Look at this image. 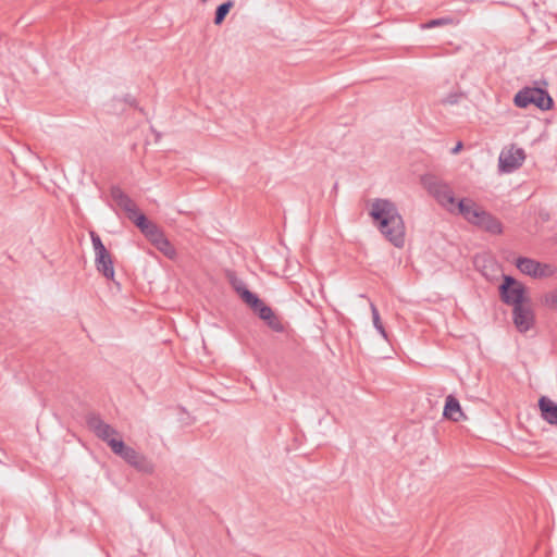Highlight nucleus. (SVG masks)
<instances>
[{
	"label": "nucleus",
	"mask_w": 557,
	"mask_h": 557,
	"mask_svg": "<svg viewBox=\"0 0 557 557\" xmlns=\"http://www.w3.org/2000/svg\"><path fill=\"white\" fill-rule=\"evenodd\" d=\"M462 96V92H450L442 100V103L451 106L457 104Z\"/></svg>",
	"instance_id": "nucleus-25"
},
{
	"label": "nucleus",
	"mask_w": 557,
	"mask_h": 557,
	"mask_svg": "<svg viewBox=\"0 0 557 557\" xmlns=\"http://www.w3.org/2000/svg\"><path fill=\"white\" fill-rule=\"evenodd\" d=\"M202 2H206L207 0H201Z\"/></svg>",
	"instance_id": "nucleus-29"
},
{
	"label": "nucleus",
	"mask_w": 557,
	"mask_h": 557,
	"mask_svg": "<svg viewBox=\"0 0 557 557\" xmlns=\"http://www.w3.org/2000/svg\"><path fill=\"white\" fill-rule=\"evenodd\" d=\"M128 219L132 220L141 232L146 231V228H148V226L151 224L146 215L140 213L138 210L133 218Z\"/></svg>",
	"instance_id": "nucleus-22"
},
{
	"label": "nucleus",
	"mask_w": 557,
	"mask_h": 557,
	"mask_svg": "<svg viewBox=\"0 0 557 557\" xmlns=\"http://www.w3.org/2000/svg\"><path fill=\"white\" fill-rule=\"evenodd\" d=\"M539 407L542 418L549 424L557 425V404L546 396L539 400Z\"/></svg>",
	"instance_id": "nucleus-12"
},
{
	"label": "nucleus",
	"mask_w": 557,
	"mask_h": 557,
	"mask_svg": "<svg viewBox=\"0 0 557 557\" xmlns=\"http://www.w3.org/2000/svg\"><path fill=\"white\" fill-rule=\"evenodd\" d=\"M234 2L228 0L222 4H220L215 10L214 15V24L220 25L225 20L226 15L228 14L230 10L233 8Z\"/></svg>",
	"instance_id": "nucleus-19"
},
{
	"label": "nucleus",
	"mask_w": 557,
	"mask_h": 557,
	"mask_svg": "<svg viewBox=\"0 0 557 557\" xmlns=\"http://www.w3.org/2000/svg\"><path fill=\"white\" fill-rule=\"evenodd\" d=\"M153 245L168 258H176V250L174 246L169 242V239L164 235L161 238L157 239Z\"/></svg>",
	"instance_id": "nucleus-17"
},
{
	"label": "nucleus",
	"mask_w": 557,
	"mask_h": 557,
	"mask_svg": "<svg viewBox=\"0 0 557 557\" xmlns=\"http://www.w3.org/2000/svg\"><path fill=\"white\" fill-rule=\"evenodd\" d=\"M450 22L449 18H435V20H431L429 21L428 23H425L423 25L424 28H433V27H436V26H442V25H446Z\"/></svg>",
	"instance_id": "nucleus-26"
},
{
	"label": "nucleus",
	"mask_w": 557,
	"mask_h": 557,
	"mask_svg": "<svg viewBox=\"0 0 557 557\" xmlns=\"http://www.w3.org/2000/svg\"><path fill=\"white\" fill-rule=\"evenodd\" d=\"M535 94L536 97L532 104L541 110H549L553 107V99L545 89L540 88Z\"/></svg>",
	"instance_id": "nucleus-16"
},
{
	"label": "nucleus",
	"mask_w": 557,
	"mask_h": 557,
	"mask_svg": "<svg viewBox=\"0 0 557 557\" xmlns=\"http://www.w3.org/2000/svg\"><path fill=\"white\" fill-rule=\"evenodd\" d=\"M265 322L272 330L276 332L283 331V325L280 322V320L275 317V314H273V318L271 320H265Z\"/></svg>",
	"instance_id": "nucleus-27"
},
{
	"label": "nucleus",
	"mask_w": 557,
	"mask_h": 557,
	"mask_svg": "<svg viewBox=\"0 0 557 557\" xmlns=\"http://www.w3.org/2000/svg\"><path fill=\"white\" fill-rule=\"evenodd\" d=\"M498 289L502 301L508 306L527 302L525 286L510 275H504Z\"/></svg>",
	"instance_id": "nucleus-5"
},
{
	"label": "nucleus",
	"mask_w": 557,
	"mask_h": 557,
	"mask_svg": "<svg viewBox=\"0 0 557 557\" xmlns=\"http://www.w3.org/2000/svg\"><path fill=\"white\" fill-rule=\"evenodd\" d=\"M111 197L114 202L126 212L128 218H133L138 210L136 203L120 187L111 188Z\"/></svg>",
	"instance_id": "nucleus-10"
},
{
	"label": "nucleus",
	"mask_w": 557,
	"mask_h": 557,
	"mask_svg": "<svg viewBox=\"0 0 557 557\" xmlns=\"http://www.w3.org/2000/svg\"><path fill=\"white\" fill-rule=\"evenodd\" d=\"M86 423L89 430L92 431L98 438L106 442L110 448L113 442H123L115 437L120 435L117 430L104 422L100 416L95 413L89 414Z\"/></svg>",
	"instance_id": "nucleus-7"
},
{
	"label": "nucleus",
	"mask_w": 557,
	"mask_h": 557,
	"mask_svg": "<svg viewBox=\"0 0 557 557\" xmlns=\"http://www.w3.org/2000/svg\"><path fill=\"white\" fill-rule=\"evenodd\" d=\"M525 159V153L522 148L511 145L504 148L498 158V168L503 173H511L519 169Z\"/></svg>",
	"instance_id": "nucleus-8"
},
{
	"label": "nucleus",
	"mask_w": 557,
	"mask_h": 557,
	"mask_svg": "<svg viewBox=\"0 0 557 557\" xmlns=\"http://www.w3.org/2000/svg\"><path fill=\"white\" fill-rule=\"evenodd\" d=\"M443 416L455 422L465 418L461 406L455 396L448 395L446 397Z\"/></svg>",
	"instance_id": "nucleus-13"
},
{
	"label": "nucleus",
	"mask_w": 557,
	"mask_h": 557,
	"mask_svg": "<svg viewBox=\"0 0 557 557\" xmlns=\"http://www.w3.org/2000/svg\"><path fill=\"white\" fill-rule=\"evenodd\" d=\"M111 450L140 472L150 474L154 470V465L151 460L134 448L125 445L124 442H113L111 444Z\"/></svg>",
	"instance_id": "nucleus-4"
},
{
	"label": "nucleus",
	"mask_w": 557,
	"mask_h": 557,
	"mask_svg": "<svg viewBox=\"0 0 557 557\" xmlns=\"http://www.w3.org/2000/svg\"><path fill=\"white\" fill-rule=\"evenodd\" d=\"M90 238L95 250V255L108 251L104 245L102 244L100 236L97 233L90 232Z\"/></svg>",
	"instance_id": "nucleus-24"
},
{
	"label": "nucleus",
	"mask_w": 557,
	"mask_h": 557,
	"mask_svg": "<svg viewBox=\"0 0 557 557\" xmlns=\"http://www.w3.org/2000/svg\"><path fill=\"white\" fill-rule=\"evenodd\" d=\"M540 88L537 87H524L520 91H518L513 98V103L518 108H528L531 106L536 97V94Z\"/></svg>",
	"instance_id": "nucleus-15"
},
{
	"label": "nucleus",
	"mask_w": 557,
	"mask_h": 557,
	"mask_svg": "<svg viewBox=\"0 0 557 557\" xmlns=\"http://www.w3.org/2000/svg\"><path fill=\"white\" fill-rule=\"evenodd\" d=\"M512 319L519 332H528L534 324V313L525 302L512 306Z\"/></svg>",
	"instance_id": "nucleus-9"
},
{
	"label": "nucleus",
	"mask_w": 557,
	"mask_h": 557,
	"mask_svg": "<svg viewBox=\"0 0 557 557\" xmlns=\"http://www.w3.org/2000/svg\"><path fill=\"white\" fill-rule=\"evenodd\" d=\"M96 269L108 280L114 278L113 260L109 251L97 253L95 258Z\"/></svg>",
	"instance_id": "nucleus-11"
},
{
	"label": "nucleus",
	"mask_w": 557,
	"mask_h": 557,
	"mask_svg": "<svg viewBox=\"0 0 557 557\" xmlns=\"http://www.w3.org/2000/svg\"><path fill=\"white\" fill-rule=\"evenodd\" d=\"M369 213L388 242L397 248L405 245V223L394 202L376 198L373 200Z\"/></svg>",
	"instance_id": "nucleus-1"
},
{
	"label": "nucleus",
	"mask_w": 557,
	"mask_h": 557,
	"mask_svg": "<svg viewBox=\"0 0 557 557\" xmlns=\"http://www.w3.org/2000/svg\"><path fill=\"white\" fill-rule=\"evenodd\" d=\"M542 304L550 310H557V288L542 297Z\"/></svg>",
	"instance_id": "nucleus-21"
},
{
	"label": "nucleus",
	"mask_w": 557,
	"mask_h": 557,
	"mask_svg": "<svg viewBox=\"0 0 557 557\" xmlns=\"http://www.w3.org/2000/svg\"><path fill=\"white\" fill-rule=\"evenodd\" d=\"M143 233L150 239L152 244H154L157 239L164 235L161 230L152 222Z\"/></svg>",
	"instance_id": "nucleus-23"
},
{
	"label": "nucleus",
	"mask_w": 557,
	"mask_h": 557,
	"mask_svg": "<svg viewBox=\"0 0 557 557\" xmlns=\"http://www.w3.org/2000/svg\"><path fill=\"white\" fill-rule=\"evenodd\" d=\"M370 308H371L372 321H373L374 327L377 330V332L382 335V337L384 339H387V333H386V331L383 326V323L381 321L377 308L372 302L370 304Z\"/></svg>",
	"instance_id": "nucleus-20"
},
{
	"label": "nucleus",
	"mask_w": 557,
	"mask_h": 557,
	"mask_svg": "<svg viewBox=\"0 0 557 557\" xmlns=\"http://www.w3.org/2000/svg\"><path fill=\"white\" fill-rule=\"evenodd\" d=\"M230 283L232 287L235 289V292L240 296L243 301H245L247 305H257L259 304V297L250 292L246 284L235 276L230 277Z\"/></svg>",
	"instance_id": "nucleus-14"
},
{
	"label": "nucleus",
	"mask_w": 557,
	"mask_h": 557,
	"mask_svg": "<svg viewBox=\"0 0 557 557\" xmlns=\"http://www.w3.org/2000/svg\"><path fill=\"white\" fill-rule=\"evenodd\" d=\"M461 148H462V144L459 141V143L456 145V147H455V148H453L451 152H453V153H457V152H459V151L461 150Z\"/></svg>",
	"instance_id": "nucleus-28"
},
{
	"label": "nucleus",
	"mask_w": 557,
	"mask_h": 557,
	"mask_svg": "<svg viewBox=\"0 0 557 557\" xmlns=\"http://www.w3.org/2000/svg\"><path fill=\"white\" fill-rule=\"evenodd\" d=\"M516 267L523 274L533 278H546L555 274V268L548 263H542L531 258L519 257Z\"/></svg>",
	"instance_id": "nucleus-6"
},
{
	"label": "nucleus",
	"mask_w": 557,
	"mask_h": 557,
	"mask_svg": "<svg viewBox=\"0 0 557 557\" xmlns=\"http://www.w3.org/2000/svg\"><path fill=\"white\" fill-rule=\"evenodd\" d=\"M459 214L469 223L492 234L502 233V223L487 211L483 210L470 198L459 200Z\"/></svg>",
	"instance_id": "nucleus-2"
},
{
	"label": "nucleus",
	"mask_w": 557,
	"mask_h": 557,
	"mask_svg": "<svg viewBox=\"0 0 557 557\" xmlns=\"http://www.w3.org/2000/svg\"><path fill=\"white\" fill-rule=\"evenodd\" d=\"M422 185L445 210L459 214V201H456L453 189L447 183L433 175H425L422 177Z\"/></svg>",
	"instance_id": "nucleus-3"
},
{
	"label": "nucleus",
	"mask_w": 557,
	"mask_h": 557,
	"mask_svg": "<svg viewBox=\"0 0 557 557\" xmlns=\"http://www.w3.org/2000/svg\"><path fill=\"white\" fill-rule=\"evenodd\" d=\"M255 312L258 313L259 318L263 321L271 320L273 318V310L264 305L261 299H259V304L257 305H248Z\"/></svg>",
	"instance_id": "nucleus-18"
}]
</instances>
